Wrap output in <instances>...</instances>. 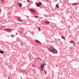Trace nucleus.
Listing matches in <instances>:
<instances>
[{"label": "nucleus", "instance_id": "nucleus-12", "mask_svg": "<svg viewBox=\"0 0 79 79\" xmlns=\"http://www.w3.org/2000/svg\"><path fill=\"white\" fill-rule=\"evenodd\" d=\"M0 53L2 54L4 53V52H3L2 51H0Z\"/></svg>", "mask_w": 79, "mask_h": 79}, {"label": "nucleus", "instance_id": "nucleus-14", "mask_svg": "<svg viewBox=\"0 0 79 79\" xmlns=\"http://www.w3.org/2000/svg\"><path fill=\"white\" fill-rule=\"evenodd\" d=\"M56 7L57 8H58L59 7V6H58V5H56Z\"/></svg>", "mask_w": 79, "mask_h": 79}, {"label": "nucleus", "instance_id": "nucleus-23", "mask_svg": "<svg viewBox=\"0 0 79 79\" xmlns=\"http://www.w3.org/2000/svg\"><path fill=\"white\" fill-rule=\"evenodd\" d=\"M1 1L2 2H3V0H1Z\"/></svg>", "mask_w": 79, "mask_h": 79}, {"label": "nucleus", "instance_id": "nucleus-25", "mask_svg": "<svg viewBox=\"0 0 79 79\" xmlns=\"http://www.w3.org/2000/svg\"><path fill=\"white\" fill-rule=\"evenodd\" d=\"M56 67H58V65H57V64H56Z\"/></svg>", "mask_w": 79, "mask_h": 79}, {"label": "nucleus", "instance_id": "nucleus-28", "mask_svg": "<svg viewBox=\"0 0 79 79\" xmlns=\"http://www.w3.org/2000/svg\"><path fill=\"white\" fill-rule=\"evenodd\" d=\"M21 32V33L22 34V32Z\"/></svg>", "mask_w": 79, "mask_h": 79}, {"label": "nucleus", "instance_id": "nucleus-10", "mask_svg": "<svg viewBox=\"0 0 79 79\" xmlns=\"http://www.w3.org/2000/svg\"><path fill=\"white\" fill-rule=\"evenodd\" d=\"M36 5L37 6H38V7L40 6V5L38 3L36 4Z\"/></svg>", "mask_w": 79, "mask_h": 79}, {"label": "nucleus", "instance_id": "nucleus-9", "mask_svg": "<svg viewBox=\"0 0 79 79\" xmlns=\"http://www.w3.org/2000/svg\"><path fill=\"white\" fill-rule=\"evenodd\" d=\"M5 30L6 31H10V30H11V29H9V28H7V29H5Z\"/></svg>", "mask_w": 79, "mask_h": 79}, {"label": "nucleus", "instance_id": "nucleus-4", "mask_svg": "<svg viewBox=\"0 0 79 79\" xmlns=\"http://www.w3.org/2000/svg\"><path fill=\"white\" fill-rule=\"evenodd\" d=\"M18 6L19 8H21V7H22L23 6V5L21 3H19L18 4Z\"/></svg>", "mask_w": 79, "mask_h": 79}, {"label": "nucleus", "instance_id": "nucleus-22", "mask_svg": "<svg viewBox=\"0 0 79 79\" xmlns=\"http://www.w3.org/2000/svg\"><path fill=\"white\" fill-rule=\"evenodd\" d=\"M10 36L11 37H14V36L13 35H11Z\"/></svg>", "mask_w": 79, "mask_h": 79}, {"label": "nucleus", "instance_id": "nucleus-15", "mask_svg": "<svg viewBox=\"0 0 79 79\" xmlns=\"http://www.w3.org/2000/svg\"><path fill=\"white\" fill-rule=\"evenodd\" d=\"M73 5H78V3H73Z\"/></svg>", "mask_w": 79, "mask_h": 79}, {"label": "nucleus", "instance_id": "nucleus-8", "mask_svg": "<svg viewBox=\"0 0 79 79\" xmlns=\"http://www.w3.org/2000/svg\"><path fill=\"white\" fill-rule=\"evenodd\" d=\"M35 59L36 60L35 61H37V60H41V59L39 57L36 58Z\"/></svg>", "mask_w": 79, "mask_h": 79}, {"label": "nucleus", "instance_id": "nucleus-13", "mask_svg": "<svg viewBox=\"0 0 79 79\" xmlns=\"http://www.w3.org/2000/svg\"><path fill=\"white\" fill-rule=\"evenodd\" d=\"M45 23H46V24H50V22L48 21H46L45 22Z\"/></svg>", "mask_w": 79, "mask_h": 79}, {"label": "nucleus", "instance_id": "nucleus-5", "mask_svg": "<svg viewBox=\"0 0 79 79\" xmlns=\"http://www.w3.org/2000/svg\"><path fill=\"white\" fill-rule=\"evenodd\" d=\"M44 67V64H40V68L41 69H43Z\"/></svg>", "mask_w": 79, "mask_h": 79}, {"label": "nucleus", "instance_id": "nucleus-6", "mask_svg": "<svg viewBox=\"0 0 79 79\" xmlns=\"http://www.w3.org/2000/svg\"><path fill=\"white\" fill-rule=\"evenodd\" d=\"M35 41L36 42H37V43H38V44H42L41 42H40L39 41L37 40H35Z\"/></svg>", "mask_w": 79, "mask_h": 79}, {"label": "nucleus", "instance_id": "nucleus-26", "mask_svg": "<svg viewBox=\"0 0 79 79\" xmlns=\"http://www.w3.org/2000/svg\"><path fill=\"white\" fill-rule=\"evenodd\" d=\"M8 79H10V77H8Z\"/></svg>", "mask_w": 79, "mask_h": 79}, {"label": "nucleus", "instance_id": "nucleus-29", "mask_svg": "<svg viewBox=\"0 0 79 79\" xmlns=\"http://www.w3.org/2000/svg\"><path fill=\"white\" fill-rule=\"evenodd\" d=\"M78 43H79V41H78Z\"/></svg>", "mask_w": 79, "mask_h": 79}, {"label": "nucleus", "instance_id": "nucleus-20", "mask_svg": "<svg viewBox=\"0 0 79 79\" xmlns=\"http://www.w3.org/2000/svg\"><path fill=\"white\" fill-rule=\"evenodd\" d=\"M44 71L45 73V74H47V72H46V71H45V70H44Z\"/></svg>", "mask_w": 79, "mask_h": 79}, {"label": "nucleus", "instance_id": "nucleus-3", "mask_svg": "<svg viewBox=\"0 0 79 79\" xmlns=\"http://www.w3.org/2000/svg\"><path fill=\"white\" fill-rule=\"evenodd\" d=\"M30 11L32 12V13H36V11L35 10H34L33 9H30Z\"/></svg>", "mask_w": 79, "mask_h": 79}, {"label": "nucleus", "instance_id": "nucleus-27", "mask_svg": "<svg viewBox=\"0 0 79 79\" xmlns=\"http://www.w3.org/2000/svg\"><path fill=\"white\" fill-rule=\"evenodd\" d=\"M22 45H23V43H22Z\"/></svg>", "mask_w": 79, "mask_h": 79}, {"label": "nucleus", "instance_id": "nucleus-19", "mask_svg": "<svg viewBox=\"0 0 79 79\" xmlns=\"http://www.w3.org/2000/svg\"><path fill=\"white\" fill-rule=\"evenodd\" d=\"M35 18H39V16H35Z\"/></svg>", "mask_w": 79, "mask_h": 79}, {"label": "nucleus", "instance_id": "nucleus-11", "mask_svg": "<svg viewBox=\"0 0 79 79\" xmlns=\"http://www.w3.org/2000/svg\"><path fill=\"white\" fill-rule=\"evenodd\" d=\"M61 37L63 39H64V40H65L66 39L65 38V37L64 36H61Z\"/></svg>", "mask_w": 79, "mask_h": 79}, {"label": "nucleus", "instance_id": "nucleus-17", "mask_svg": "<svg viewBox=\"0 0 79 79\" xmlns=\"http://www.w3.org/2000/svg\"><path fill=\"white\" fill-rule=\"evenodd\" d=\"M38 30H40V27H38Z\"/></svg>", "mask_w": 79, "mask_h": 79}, {"label": "nucleus", "instance_id": "nucleus-16", "mask_svg": "<svg viewBox=\"0 0 79 79\" xmlns=\"http://www.w3.org/2000/svg\"><path fill=\"white\" fill-rule=\"evenodd\" d=\"M39 4L40 5H40H42V3H41L40 2H39Z\"/></svg>", "mask_w": 79, "mask_h": 79}, {"label": "nucleus", "instance_id": "nucleus-21", "mask_svg": "<svg viewBox=\"0 0 79 79\" xmlns=\"http://www.w3.org/2000/svg\"><path fill=\"white\" fill-rule=\"evenodd\" d=\"M27 1L28 2H30V1L29 0H27Z\"/></svg>", "mask_w": 79, "mask_h": 79}, {"label": "nucleus", "instance_id": "nucleus-7", "mask_svg": "<svg viewBox=\"0 0 79 79\" xmlns=\"http://www.w3.org/2000/svg\"><path fill=\"white\" fill-rule=\"evenodd\" d=\"M70 44H73V45H74V42L73 40H72L70 41Z\"/></svg>", "mask_w": 79, "mask_h": 79}, {"label": "nucleus", "instance_id": "nucleus-1", "mask_svg": "<svg viewBox=\"0 0 79 79\" xmlns=\"http://www.w3.org/2000/svg\"><path fill=\"white\" fill-rule=\"evenodd\" d=\"M48 49L49 51L51 52H52L53 53L57 54L58 53V51L56 50V49L53 48H48Z\"/></svg>", "mask_w": 79, "mask_h": 79}, {"label": "nucleus", "instance_id": "nucleus-2", "mask_svg": "<svg viewBox=\"0 0 79 79\" xmlns=\"http://www.w3.org/2000/svg\"><path fill=\"white\" fill-rule=\"evenodd\" d=\"M17 21L19 22H23V20L21 19V17H20L17 18Z\"/></svg>", "mask_w": 79, "mask_h": 79}, {"label": "nucleus", "instance_id": "nucleus-24", "mask_svg": "<svg viewBox=\"0 0 79 79\" xmlns=\"http://www.w3.org/2000/svg\"><path fill=\"white\" fill-rule=\"evenodd\" d=\"M32 65V66H33V67H34V66H35V65Z\"/></svg>", "mask_w": 79, "mask_h": 79}, {"label": "nucleus", "instance_id": "nucleus-18", "mask_svg": "<svg viewBox=\"0 0 79 79\" xmlns=\"http://www.w3.org/2000/svg\"><path fill=\"white\" fill-rule=\"evenodd\" d=\"M43 69H44V68H43V69L41 68V71H43Z\"/></svg>", "mask_w": 79, "mask_h": 79}]
</instances>
